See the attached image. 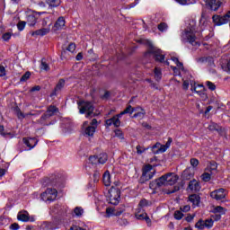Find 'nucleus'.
<instances>
[{"mask_svg":"<svg viewBox=\"0 0 230 230\" xmlns=\"http://www.w3.org/2000/svg\"><path fill=\"white\" fill-rule=\"evenodd\" d=\"M89 163H90V164H93V166H96V164H99L98 156L97 155L90 156L89 157Z\"/></svg>","mask_w":230,"mask_h":230,"instance_id":"nucleus-38","label":"nucleus"},{"mask_svg":"<svg viewBox=\"0 0 230 230\" xmlns=\"http://www.w3.org/2000/svg\"><path fill=\"white\" fill-rule=\"evenodd\" d=\"M110 193V199L111 204H118L119 202V197H120V191L119 189H116L114 187H111L109 190Z\"/></svg>","mask_w":230,"mask_h":230,"instance_id":"nucleus-8","label":"nucleus"},{"mask_svg":"<svg viewBox=\"0 0 230 230\" xmlns=\"http://www.w3.org/2000/svg\"><path fill=\"white\" fill-rule=\"evenodd\" d=\"M74 213L75 217H82L84 215V208H82L81 207H76L75 208H74Z\"/></svg>","mask_w":230,"mask_h":230,"instance_id":"nucleus-37","label":"nucleus"},{"mask_svg":"<svg viewBox=\"0 0 230 230\" xmlns=\"http://www.w3.org/2000/svg\"><path fill=\"white\" fill-rule=\"evenodd\" d=\"M182 217H184V214H182V210H176L174 212L175 220H181Z\"/></svg>","mask_w":230,"mask_h":230,"instance_id":"nucleus-42","label":"nucleus"},{"mask_svg":"<svg viewBox=\"0 0 230 230\" xmlns=\"http://www.w3.org/2000/svg\"><path fill=\"white\" fill-rule=\"evenodd\" d=\"M90 127H95V128H98V120L93 119L90 123Z\"/></svg>","mask_w":230,"mask_h":230,"instance_id":"nucleus-59","label":"nucleus"},{"mask_svg":"<svg viewBox=\"0 0 230 230\" xmlns=\"http://www.w3.org/2000/svg\"><path fill=\"white\" fill-rule=\"evenodd\" d=\"M65 26H66V20L64 19V17L61 16L55 22V24L52 28V31L57 32L58 31L62 30Z\"/></svg>","mask_w":230,"mask_h":230,"instance_id":"nucleus-15","label":"nucleus"},{"mask_svg":"<svg viewBox=\"0 0 230 230\" xmlns=\"http://www.w3.org/2000/svg\"><path fill=\"white\" fill-rule=\"evenodd\" d=\"M115 136H117V137H119L120 139H123V132H121V130H115Z\"/></svg>","mask_w":230,"mask_h":230,"instance_id":"nucleus-58","label":"nucleus"},{"mask_svg":"<svg viewBox=\"0 0 230 230\" xmlns=\"http://www.w3.org/2000/svg\"><path fill=\"white\" fill-rule=\"evenodd\" d=\"M17 28H18L19 31H22V30H24V28H26V22H24V21L19 22L17 24Z\"/></svg>","mask_w":230,"mask_h":230,"instance_id":"nucleus-45","label":"nucleus"},{"mask_svg":"<svg viewBox=\"0 0 230 230\" xmlns=\"http://www.w3.org/2000/svg\"><path fill=\"white\" fill-rule=\"evenodd\" d=\"M136 109H134L132 106L128 105L123 111L120 112L119 116H123L124 114H132Z\"/></svg>","mask_w":230,"mask_h":230,"instance_id":"nucleus-33","label":"nucleus"},{"mask_svg":"<svg viewBox=\"0 0 230 230\" xmlns=\"http://www.w3.org/2000/svg\"><path fill=\"white\" fill-rule=\"evenodd\" d=\"M123 209L121 210H118V208H106V215L108 217H119V215H121L123 213Z\"/></svg>","mask_w":230,"mask_h":230,"instance_id":"nucleus-19","label":"nucleus"},{"mask_svg":"<svg viewBox=\"0 0 230 230\" xmlns=\"http://www.w3.org/2000/svg\"><path fill=\"white\" fill-rule=\"evenodd\" d=\"M60 0H47V4L52 8H57V6H60Z\"/></svg>","mask_w":230,"mask_h":230,"instance_id":"nucleus-31","label":"nucleus"},{"mask_svg":"<svg viewBox=\"0 0 230 230\" xmlns=\"http://www.w3.org/2000/svg\"><path fill=\"white\" fill-rule=\"evenodd\" d=\"M191 85V91H195V93H197L198 94L202 93V92L204 91V85L202 84H195L193 85V84H190Z\"/></svg>","mask_w":230,"mask_h":230,"instance_id":"nucleus-26","label":"nucleus"},{"mask_svg":"<svg viewBox=\"0 0 230 230\" xmlns=\"http://www.w3.org/2000/svg\"><path fill=\"white\" fill-rule=\"evenodd\" d=\"M145 152V148L141 146H137V154L141 155Z\"/></svg>","mask_w":230,"mask_h":230,"instance_id":"nucleus-56","label":"nucleus"},{"mask_svg":"<svg viewBox=\"0 0 230 230\" xmlns=\"http://www.w3.org/2000/svg\"><path fill=\"white\" fill-rule=\"evenodd\" d=\"M195 33H197V31H195V27L193 25L191 27H188L181 35V40L183 42H189L192 46H197L198 42Z\"/></svg>","mask_w":230,"mask_h":230,"instance_id":"nucleus-4","label":"nucleus"},{"mask_svg":"<svg viewBox=\"0 0 230 230\" xmlns=\"http://www.w3.org/2000/svg\"><path fill=\"white\" fill-rule=\"evenodd\" d=\"M6 75V69L4 66H0V76H5Z\"/></svg>","mask_w":230,"mask_h":230,"instance_id":"nucleus-57","label":"nucleus"},{"mask_svg":"<svg viewBox=\"0 0 230 230\" xmlns=\"http://www.w3.org/2000/svg\"><path fill=\"white\" fill-rule=\"evenodd\" d=\"M22 141L24 145L29 148V150H31V148H35L37 146V143H39V140L35 137H23Z\"/></svg>","mask_w":230,"mask_h":230,"instance_id":"nucleus-13","label":"nucleus"},{"mask_svg":"<svg viewBox=\"0 0 230 230\" xmlns=\"http://www.w3.org/2000/svg\"><path fill=\"white\" fill-rule=\"evenodd\" d=\"M165 145H163L162 146L159 147V152H164L165 150H168V147H165Z\"/></svg>","mask_w":230,"mask_h":230,"instance_id":"nucleus-64","label":"nucleus"},{"mask_svg":"<svg viewBox=\"0 0 230 230\" xmlns=\"http://www.w3.org/2000/svg\"><path fill=\"white\" fill-rule=\"evenodd\" d=\"M155 175V170L152 167V165L148 164L143 168L142 176L140 177V182L143 184L151 179L154 178Z\"/></svg>","mask_w":230,"mask_h":230,"instance_id":"nucleus-5","label":"nucleus"},{"mask_svg":"<svg viewBox=\"0 0 230 230\" xmlns=\"http://www.w3.org/2000/svg\"><path fill=\"white\" fill-rule=\"evenodd\" d=\"M107 154L105 153H102L99 155H97V161L99 164H105V163H107Z\"/></svg>","mask_w":230,"mask_h":230,"instance_id":"nucleus-27","label":"nucleus"},{"mask_svg":"<svg viewBox=\"0 0 230 230\" xmlns=\"http://www.w3.org/2000/svg\"><path fill=\"white\" fill-rule=\"evenodd\" d=\"M190 202L193 204V206H199L200 204V197L197 194H192L189 197Z\"/></svg>","mask_w":230,"mask_h":230,"instance_id":"nucleus-22","label":"nucleus"},{"mask_svg":"<svg viewBox=\"0 0 230 230\" xmlns=\"http://www.w3.org/2000/svg\"><path fill=\"white\" fill-rule=\"evenodd\" d=\"M64 85H66V80L59 79V81L58 82V84L54 89V92L58 93V91H62V89H64Z\"/></svg>","mask_w":230,"mask_h":230,"instance_id":"nucleus-28","label":"nucleus"},{"mask_svg":"<svg viewBox=\"0 0 230 230\" xmlns=\"http://www.w3.org/2000/svg\"><path fill=\"white\" fill-rule=\"evenodd\" d=\"M195 175V169L189 167L185 169L181 174V179L183 181H190V179H193Z\"/></svg>","mask_w":230,"mask_h":230,"instance_id":"nucleus-14","label":"nucleus"},{"mask_svg":"<svg viewBox=\"0 0 230 230\" xmlns=\"http://www.w3.org/2000/svg\"><path fill=\"white\" fill-rule=\"evenodd\" d=\"M57 195H58L57 189H47L46 191L41 194V199L42 200L52 202V200L57 199Z\"/></svg>","mask_w":230,"mask_h":230,"instance_id":"nucleus-7","label":"nucleus"},{"mask_svg":"<svg viewBox=\"0 0 230 230\" xmlns=\"http://www.w3.org/2000/svg\"><path fill=\"white\" fill-rule=\"evenodd\" d=\"M172 141H173V140L172 139V137H169V138H168V141H167L166 144H165V148H170V146H171Z\"/></svg>","mask_w":230,"mask_h":230,"instance_id":"nucleus-63","label":"nucleus"},{"mask_svg":"<svg viewBox=\"0 0 230 230\" xmlns=\"http://www.w3.org/2000/svg\"><path fill=\"white\" fill-rule=\"evenodd\" d=\"M210 62V64H213V58H199V62Z\"/></svg>","mask_w":230,"mask_h":230,"instance_id":"nucleus-55","label":"nucleus"},{"mask_svg":"<svg viewBox=\"0 0 230 230\" xmlns=\"http://www.w3.org/2000/svg\"><path fill=\"white\" fill-rule=\"evenodd\" d=\"M208 168L211 172H215L217 168V163L215 162L210 163V165L208 166Z\"/></svg>","mask_w":230,"mask_h":230,"instance_id":"nucleus-54","label":"nucleus"},{"mask_svg":"<svg viewBox=\"0 0 230 230\" xmlns=\"http://www.w3.org/2000/svg\"><path fill=\"white\" fill-rule=\"evenodd\" d=\"M176 3H179V4H191L193 2H190V0H176Z\"/></svg>","mask_w":230,"mask_h":230,"instance_id":"nucleus-53","label":"nucleus"},{"mask_svg":"<svg viewBox=\"0 0 230 230\" xmlns=\"http://www.w3.org/2000/svg\"><path fill=\"white\" fill-rule=\"evenodd\" d=\"M206 85H207V87H208V89H209L210 91H215V89H217V86L215 85V84H213V83L210 82V81H207V82H206Z\"/></svg>","mask_w":230,"mask_h":230,"instance_id":"nucleus-48","label":"nucleus"},{"mask_svg":"<svg viewBox=\"0 0 230 230\" xmlns=\"http://www.w3.org/2000/svg\"><path fill=\"white\" fill-rule=\"evenodd\" d=\"M19 224H17V223H13V224H12L11 226H10V229H12V230H18L19 229Z\"/></svg>","mask_w":230,"mask_h":230,"instance_id":"nucleus-61","label":"nucleus"},{"mask_svg":"<svg viewBox=\"0 0 230 230\" xmlns=\"http://www.w3.org/2000/svg\"><path fill=\"white\" fill-rule=\"evenodd\" d=\"M189 190H190V191H195V192L200 191V182L193 179L189 182Z\"/></svg>","mask_w":230,"mask_h":230,"instance_id":"nucleus-18","label":"nucleus"},{"mask_svg":"<svg viewBox=\"0 0 230 230\" xmlns=\"http://www.w3.org/2000/svg\"><path fill=\"white\" fill-rule=\"evenodd\" d=\"M161 76H162L161 69L155 67V80H157V81L161 80Z\"/></svg>","mask_w":230,"mask_h":230,"instance_id":"nucleus-44","label":"nucleus"},{"mask_svg":"<svg viewBox=\"0 0 230 230\" xmlns=\"http://www.w3.org/2000/svg\"><path fill=\"white\" fill-rule=\"evenodd\" d=\"M226 190L224 189H218L210 193V197L216 200H222V199H226Z\"/></svg>","mask_w":230,"mask_h":230,"instance_id":"nucleus-11","label":"nucleus"},{"mask_svg":"<svg viewBox=\"0 0 230 230\" xmlns=\"http://www.w3.org/2000/svg\"><path fill=\"white\" fill-rule=\"evenodd\" d=\"M190 163L192 168H197L199 166V159L197 158H191Z\"/></svg>","mask_w":230,"mask_h":230,"instance_id":"nucleus-47","label":"nucleus"},{"mask_svg":"<svg viewBox=\"0 0 230 230\" xmlns=\"http://www.w3.org/2000/svg\"><path fill=\"white\" fill-rule=\"evenodd\" d=\"M201 179L204 181V182H209V181H211V174L208 172H204L201 175Z\"/></svg>","mask_w":230,"mask_h":230,"instance_id":"nucleus-39","label":"nucleus"},{"mask_svg":"<svg viewBox=\"0 0 230 230\" xmlns=\"http://www.w3.org/2000/svg\"><path fill=\"white\" fill-rule=\"evenodd\" d=\"M148 215L146 214V212H145L144 209L142 208H137V212L135 214L136 218H137V220H145V218L147 217Z\"/></svg>","mask_w":230,"mask_h":230,"instance_id":"nucleus-21","label":"nucleus"},{"mask_svg":"<svg viewBox=\"0 0 230 230\" xmlns=\"http://www.w3.org/2000/svg\"><path fill=\"white\" fill-rule=\"evenodd\" d=\"M14 112L18 119H24V118H28L29 116H37V114H40V111H39L38 113H35L33 111L23 113L19 107L14 108Z\"/></svg>","mask_w":230,"mask_h":230,"instance_id":"nucleus-10","label":"nucleus"},{"mask_svg":"<svg viewBox=\"0 0 230 230\" xmlns=\"http://www.w3.org/2000/svg\"><path fill=\"white\" fill-rule=\"evenodd\" d=\"M222 68L224 69V71L228 73V75H230V60L227 62V64L223 65Z\"/></svg>","mask_w":230,"mask_h":230,"instance_id":"nucleus-50","label":"nucleus"},{"mask_svg":"<svg viewBox=\"0 0 230 230\" xmlns=\"http://www.w3.org/2000/svg\"><path fill=\"white\" fill-rule=\"evenodd\" d=\"M220 1L218 0H209L206 2V5L210 8V10H213L214 12H217L220 8Z\"/></svg>","mask_w":230,"mask_h":230,"instance_id":"nucleus-17","label":"nucleus"},{"mask_svg":"<svg viewBox=\"0 0 230 230\" xmlns=\"http://www.w3.org/2000/svg\"><path fill=\"white\" fill-rule=\"evenodd\" d=\"M40 69L42 71H49V65L46 63V58L41 59Z\"/></svg>","mask_w":230,"mask_h":230,"instance_id":"nucleus-34","label":"nucleus"},{"mask_svg":"<svg viewBox=\"0 0 230 230\" xmlns=\"http://www.w3.org/2000/svg\"><path fill=\"white\" fill-rule=\"evenodd\" d=\"M83 127L84 128L85 136H88L89 137H93L94 136V132H96V126H90L89 122L85 121L84 122Z\"/></svg>","mask_w":230,"mask_h":230,"instance_id":"nucleus-12","label":"nucleus"},{"mask_svg":"<svg viewBox=\"0 0 230 230\" xmlns=\"http://www.w3.org/2000/svg\"><path fill=\"white\" fill-rule=\"evenodd\" d=\"M105 125L107 127H111V125H114V127H119V125H121V121H119V115H116L111 119H106Z\"/></svg>","mask_w":230,"mask_h":230,"instance_id":"nucleus-16","label":"nucleus"},{"mask_svg":"<svg viewBox=\"0 0 230 230\" xmlns=\"http://www.w3.org/2000/svg\"><path fill=\"white\" fill-rule=\"evenodd\" d=\"M27 24H29V26H35V24H37L35 14H29L27 16Z\"/></svg>","mask_w":230,"mask_h":230,"instance_id":"nucleus-25","label":"nucleus"},{"mask_svg":"<svg viewBox=\"0 0 230 230\" xmlns=\"http://www.w3.org/2000/svg\"><path fill=\"white\" fill-rule=\"evenodd\" d=\"M31 76V72H26L20 79V81L22 82H26V80H29L30 77Z\"/></svg>","mask_w":230,"mask_h":230,"instance_id":"nucleus-46","label":"nucleus"},{"mask_svg":"<svg viewBox=\"0 0 230 230\" xmlns=\"http://www.w3.org/2000/svg\"><path fill=\"white\" fill-rule=\"evenodd\" d=\"M119 226H127V224H128V221L125 218L119 219Z\"/></svg>","mask_w":230,"mask_h":230,"instance_id":"nucleus-62","label":"nucleus"},{"mask_svg":"<svg viewBox=\"0 0 230 230\" xmlns=\"http://www.w3.org/2000/svg\"><path fill=\"white\" fill-rule=\"evenodd\" d=\"M149 48L147 49V53L149 55H153L155 62H160L161 64H165L166 66H170V62L168 60L164 61V54H163V50L157 49V47H155L151 42H147Z\"/></svg>","mask_w":230,"mask_h":230,"instance_id":"nucleus-2","label":"nucleus"},{"mask_svg":"<svg viewBox=\"0 0 230 230\" xmlns=\"http://www.w3.org/2000/svg\"><path fill=\"white\" fill-rule=\"evenodd\" d=\"M208 128L210 130V132H218L220 130V126L215 122H210Z\"/></svg>","mask_w":230,"mask_h":230,"instance_id":"nucleus-29","label":"nucleus"},{"mask_svg":"<svg viewBox=\"0 0 230 230\" xmlns=\"http://www.w3.org/2000/svg\"><path fill=\"white\" fill-rule=\"evenodd\" d=\"M177 181H179V176L173 172H169L156 179L155 184L157 188H161L162 186H173Z\"/></svg>","mask_w":230,"mask_h":230,"instance_id":"nucleus-1","label":"nucleus"},{"mask_svg":"<svg viewBox=\"0 0 230 230\" xmlns=\"http://www.w3.org/2000/svg\"><path fill=\"white\" fill-rule=\"evenodd\" d=\"M48 119H49V117L46 113H44V114L40 118V119H38V123H40V125H44V126H46V125H48V124L46 123V121H48Z\"/></svg>","mask_w":230,"mask_h":230,"instance_id":"nucleus-32","label":"nucleus"},{"mask_svg":"<svg viewBox=\"0 0 230 230\" xmlns=\"http://www.w3.org/2000/svg\"><path fill=\"white\" fill-rule=\"evenodd\" d=\"M159 31H166L168 30V24L166 22H161L158 24Z\"/></svg>","mask_w":230,"mask_h":230,"instance_id":"nucleus-41","label":"nucleus"},{"mask_svg":"<svg viewBox=\"0 0 230 230\" xmlns=\"http://www.w3.org/2000/svg\"><path fill=\"white\" fill-rule=\"evenodd\" d=\"M212 21L217 26H222V24H227L230 21V11L224 16L214 15Z\"/></svg>","mask_w":230,"mask_h":230,"instance_id":"nucleus-6","label":"nucleus"},{"mask_svg":"<svg viewBox=\"0 0 230 230\" xmlns=\"http://www.w3.org/2000/svg\"><path fill=\"white\" fill-rule=\"evenodd\" d=\"M45 113L49 118H51L52 116H55L57 113H58V108L54 105H50L47 108V111Z\"/></svg>","mask_w":230,"mask_h":230,"instance_id":"nucleus-20","label":"nucleus"},{"mask_svg":"<svg viewBox=\"0 0 230 230\" xmlns=\"http://www.w3.org/2000/svg\"><path fill=\"white\" fill-rule=\"evenodd\" d=\"M3 40L7 41L9 39H12V33L11 32H5L2 36Z\"/></svg>","mask_w":230,"mask_h":230,"instance_id":"nucleus-52","label":"nucleus"},{"mask_svg":"<svg viewBox=\"0 0 230 230\" xmlns=\"http://www.w3.org/2000/svg\"><path fill=\"white\" fill-rule=\"evenodd\" d=\"M214 213H221V215H225L226 214V208H224L221 206H217L214 208Z\"/></svg>","mask_w":230,"mask_h":230,"instance_id":"nucleus-43","label":"nucleus"},{"mask_svg":"<svg viewBox=\"0 0 230 230\" xmlns=\"http://www.w3.org/2000/svg\"><path fill=\"white\" fill-rule=\"evenodd\" d=\"M102 182L104 186H111V173L109 172H105L102 176Z\"/></svg>","mask_w":230,"mask_h":230,"instance_id":"nucleus-24","label":"nucleus"},{"mask_svg":"<svg viewBox=\"0 0 230 230\" xmlns=\"http://www.w3.org/2000/svg\"><path fill=\"white\" fill-rule=\"evenodd\" d=\"M181 211H182L183 213H188V211H190V209H191V207L190 205H185V206H181L180 208Z\"/></svg>","mask_w":230,"mask_h":230,"instance_id":"nucleus-51","label":"nucleus"},{"mask_svg":"<svg viewBox=\"0 0 230 230\" xmlns=\"http://www.w3.org/2000/svg\"><path fill=\"white\" fill-rule=\"evenodd\" d=\"M17 218L22 222H30V217L27 214H18Z\"/></svg>","mask_w":230,"mask_h":230,"instance_id":"nucleus-35","label":"nucleus"},{"mask_svg":"<svg viewBox=\"0 0 230 230\" xmlns=\"http://www.w3.org/2000/svg\"><path fill=\"white\" fill-rule=\"evenodd\" d=\"M53 224L52 223H49V222H44L42 225H41V229L42 230H51L53 229Z\"/></svg>","mask_w":230,"mask_h":230,"instance_id":"nucleus-36","label":"nucleus"},{"mask_svg":"<svg viewBox=\"0 0 230 230\" xmlns=\"http://www.w3.org/2000/svg\"><path fill=\"white\" fill-rule=\"evenodd\" d=\"M77 105L80 114H86V118H93V116H96V114H94V106L93 105V102L80 101L77 102Z\"/></svg>","mask_w":230,"mask_h":230,"instance_id":"nucleus-3","label":"nucleus"},{"mask_svg":"<svg viewBox=\"0 0 230 230\" xmlns=\"http://www.w3.org/2000/svg\"><path fill=\"white\" fill-rule=\"evenodd\" d=\"M182 87L185 91H188V88L190 87V81H183Z\"/></svg>","mask_w":230,"mask_h":230,"instance_id":"nucleus-60","label":"nucleus"},{"mask_svg":"<svg viewBox=\"0 0 230 230\" xmlns=\"http://www.w3.org/2000/svg\"><path fill=\"white\" fill-rule=\"evenodd\" d=\"M49 31H50L49 27V28H42V29H40V30L32 32V36L40 35V37H44V35H48Z\"/></svg>","mask_w":230,"mask_h":230,"instance_id":"nucleus-23","label":"nucleus"},{"mask_svg":"<svg viewBox=\"0 0 230 230\" xmlns=\"http://www.w3.org/2000/svg\"><path fill=\"white\" fill-rule=\"evenodd\" d=\"M195 226L197 227V229H205V227H207V229H211V227H213V219L212 218H208L207 220H202L199 219Z\"/></svg>","mask_w":230,"mask_h":230,"instance_id":"nucleus-9","label":"nucleus"},{"mask_svg":"<svg viewBox=\"0 0 230 230\" xmlns=\"http://www.w3.org/2000/svg\"><path fill=\"white\" fill-rule=\"evenodd\" d=\"M137 110H140L141 111H138L133 115V118H139V119H143L145 118V114L146 112L143 110V108H137Z\"/></svg>","mask_w":230,"mask_h":230,"instance_id":"nucleus-30","label":"nucleus"},{"mask_svg":"<svg viewBox=\"0 0 230 230\" xmlns=\"http://www.w3.org/2000/svg\"><path fill=\"white\" fill-rule=\"evenodd\" d=\"M147 206H149L148 200L143 199L138 204V208L143 209V208H146Z\"/></svg>","mask_w":230,"mask_h":230,"instance_id":"nucleus-40","label":"nucleus"},{"mask_svg":"<svg viewBox=\"0 0 230 230\" xmlns=\"http://www.w3.org/2000/svg\"><path fill=\"white\" fill-rule=\"evenodd\" d=\"M76 49V45L75 43H70L67 48V51H70V53H75V50Z\"/></svg>","mask_w":230,"mask_h":230,"instance_id":"nucleus-49","label":"nucleus"}]
</instances>
